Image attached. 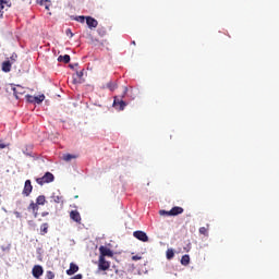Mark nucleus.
Masks as SVG:
<instances>
[{"label": "nucleus", "instance_id": "1", "mask_svg": "<svg viewBox=\"0 0 279 279\" xmlns=\"http://www.w3.org/2000/svg\"><path fill=\"white\" fill-rule=\"evenodd\" d=\"M128 95V87H124L122 95L114 96L113 98V108L116 110H125V106H128V102L123 100V98Z\"/></svg>", "mask_w": 279, "mask_h": 279}, {"label": "nucleus", "instance_id": "2", "mask_svg": "<svg viewBox=\"0 0 279 279\" xmlns=\"http://www.w3.org/2000/svg\"><path fill=\"white\" fill-rule=\"evenodd\" d=\"M56 180V177H53V173L51 172H46L44 177L37 178L36 182L39 184V186H44V184H49Z\"/></svg>", "mask_w": 279, "mask_h": 279}, {"label": "nucleus", "instance_id": "3", "mask_svg": "<svg viewBox=\"0 0 279 279\" xmlns=\"http://www.w3.org/2000/svg\"><path fill=\"white\" fill-rule=\"evenodd\" d=\"M32 191H34V186L32 185V181L26 180L25 183H24V189H23L22 195H24V197H29V195H32Z\"/></svg>", "mask_w": 279, "mask_h": 279}, {"label": "nucleus", "instance_id": "4", "mask_svg": "<svg viewBox=\"0 0 279 279\" xmlns=\"http://www.w3.org/2000/svg\"><path fill=\"white\" fill-rule=\"evenodd\" d=\"M98 269L100 271H108L110 269V262L106 260V257H99Z\"/></svg>", "mask_w": 279, "mask_h": 279}, {"label": "nucleus", "instance_id": "5", "mask_svg": "<svg viewBox=\"0 0 279 279\" xmlns=\"http://www.w3.org/2000/svg\"><path fill=\"white\" fill-rule=\"evenodd\" d=\"M133 236L143 243H147V241H149V236H147V233L144 231H135L133 232Z\"/></svg>", "mask_w": 279, "mask_h": 279}, {"label": "nucleus", "instance_id": "6", "mask_svg": "<svg viewBox=\"0 0 279 279\" xmlns=\"http://www.w3.org/2000/svg\"><path fill=\"white\" fill-rule=\"evenodd\" d=\"M99 258H106V256H108L109 258H112V256H114V254L112 253V250L108 248L107 246H100L99 247Z\"/></svg>", "mask_w": 279, "mask_h": 279}, {"label": "nucleus", "instance_id": "7", "mask_svg": "<svg viewBox=\"0 0 279 279\" xmlns=\"http://www.w3.org/2000/svg\"><path fill=\"white\" fill-rule=\"evenodd\" d=\"M86 24L89 29H95L97 28V25H99V22L93 16H86Z\"/></svg>", "mask_w": 279, "mask_h": 279}, {"label": "nucleus", "instance_id": "8", "mask_svg": "<svg viewBox=\"0 0 279 279\" xmlns=\"http://www.w3.org/2000/svg\"><path fill=\"white\" fill-rule=\"evenodd\" d=\"M182 213H184V208L175 206L169 210L168 217H178V215H182Z\"/></svg>", "mask_w": 279, "mask_h": 279}, {"label": "nucleus", "instance_id": "9", "mask_svg": "<svg viewBox=\"0 0 279 279\" xmlns=\"http://www.w3.org/2000/svg\"><path fill=\"white\" fill-rule=\"evenodd\" d=\"M12 8V2L10 0H0V19H3V9Z\"/></svg>", "mask_w": 279, "mask_h": 279}, {"label": "nucleus", "instance_id": "10", "mask_svg": "<svg viewBox=\"0 0 279 279\" xmlns=\"http://www.w3.org/2000/svg\"><path fill=\"white\" fill-rule=\"evenodd\" d=\"M12 90H13V95H15L16 99H20L21 95H25V88H23V86H21V85L13 87Z\"/></svg>", "mask_w": 279, "mask_h": 279}, {"label": "nucleus", "instance_id": "11", "mask_svg": "<svg viewBox=\"0 0 279 279\" xmlns=\"http://www.w3.org/2000/svg\"><path fill=\"white\" fill-rule=\"evenodd\" d=\"M77 271H80V266L75 263H70V268L66 270L68 276H74Z\"/></svg>", "mask_w": 279, "mask_h": 279}, {"label": "nucleus", "instance_id": "12", "mask_svg": "<svg viewBox=\"0 0 279 279\" xmlns=\"http://www.w3.org/2000/svg\"><path fill=\"white\" fill-rule=\"evenodd\" d=\"M32 274L34 278H40V276H43L44 274L43 266H39V265L34 266Z\"/></svg>", "mask_w": 279, "mask_h": 279}, {"label": "nucleus", "instance_id": "13", "mask_svg": "<svg viewBox=\"0 0 279 279\" xmlns=\"http://www.w3.org/2000/svg\"><path fill=\"white\" fill-rule=\"evenodd\" d=\"M70 218L72 219V221H75L76 223H81V221H82V216L80 215V211H77V210H72L70 213Z\"/></svg>", "mask_w": 279, "mask_h": 279}, {"label": "nucleus", "instance_id": "14", "mask_svg": "<svg viewBox=\"0 0 279 279\" xmlns=\"http://www.w3.org/2000/svg\"><path fill=\"white\" fill-rule=\"evenodd\" d=\"M64 197H62V195L57 194V193H52L51 195V202H54V204H62L64 201Z\"/></svg>", "mask_w": 279, "mask_h": 279}, {"label": "nucleus", "instance_id": "15", "mask_svg": "<svg viewBox=\"0 0 279 279\" xmlns=\"http://www.w3.org/2000/svg\"><path fill=\"white\" fill-rule=\"evenodd\" d=\"M2 71H3L4 73H10V71H12V62H10V61H4V62L2 63Z\"/></svg>", "mask_w": 279, "mask_h": 279}, {"label": "nucleus", "instance_id": "16", "mask_svg": "<svg viewBox=\"0 0 279 279\" xmlns=\"http://www.w3.org/2000/svg\"><path fill=\"white\" fill-rule=\"evenodd\" d=\"M58 62H64V64H69V62H71V56L69 54L59 56Z\"/></svg>", "mask_w": 279, "mask_h": 279}, {"label": "nucleus", "instance_id": "17", "mask_svg": "<svg viewBox=\"0 0 279 279\" xmlns=\"http://www.w3.org/2000/svg\"><path fill=\"white\" fill-rule=\"evenodd\" d=\"M75 158H77V155L64 154L62 156V160L65 162H71L72 160H75Z\"/></svg>", "mask_w": 279, "mask_h": 279}, {"label": "nucleus", "instance_id": "18", "mask_svg": "<svg viewBox=\"0 0 279 279\" xmlns=\"http://www.w3.org/2000/svg\"><path fill=\"white\" fill-rule=\"evenodd\" d=\"M47 202V198H45V195H39L36 198L37 206H45V203Z\"/></svg>", "mask_w": 279, "mask_h": 279}, {"label": "nucleus", "instance_id": "19", "mask_svg": "<svg viewBox=\"0 0 279 279\" xmlns=\"http://www.w3.org/2000/svg\"><path fill=\"white\" fill-rule=\"evenodd\" d=\"M47 232H49V225L48 223H43L40 226V234L43 236H45V234H47Z\"/></svg>", "mask_w": 279, "mask_h": 279}, {"label": "nucleus", "instance_id": "20", "mask_svg": "<svg viewBox=\"0 0 279 279\" xmlns=\"http://www.w3.org/2000/svg\"><path fill=\"white\" fill-rule=\"evenodd\" d=\"M208 228H210V225H207V227H201L198 229L199 234H203L204 236H208Z\"/></svg>", "mask_w": 279, "mask_h": 279}, {"label": "nucleus", "instance_id": "21", "mask_svg": "<svg viewBox=\"0 0 279 279\" xmlns=\"http://www.w3.org/2000/svg\"><path fill=\"white\" fill-rule=\"evenodd\" d=\"M189 263H191V256L189 255H183L182 258H181V265H189Z\"/></svg>", "mask_w": 279, "mask_h": 279}, {"label": "nucleus", "instance_id": "22", "mask_svg": "<svg viewBox=\"0 0 279 279\" xmlns=\"http://www.w3.org/2000/svg\"><path fill=\"white\" fill-rule=\"evenodd\" d=\"M118 87H119V86H118L117 83H114V82H109V83H107V88H109V90H111V93L114 92V90H117Z\"/></svg>", "mask_w": 279, "mask_h": 279}, {"label": "nucleus", "instance_id": "23", "mask_svg": "<svg viewBox=\"0 0 279 279\" xmlns=\"http://www.w3.org/2000/svg\"><path fill=\"white\" fill-rule=\"evenodd\" d=\"M166 256L168 260H171L173 256H175V253L173 252V248H168L166 252Z\"/></svg>", "mask_w": 279, "mask_h": 279}, {"label": "nucleus", "instance_id": "24", "mask_svg": "<svg viewBox=\"0 0 279 279\" xmlns=\"http://www.w3.org/2000/svg\"><path fill=\"white\" fill-rule=\"evenodd\" d=\"M45 101V94L35 96V104H43Z\"/></svg>", "mask_w": 279, "mask_h": 279}, {"label": "nucleus", "instance_id": "25", "mask_svg": "<svg viewBox=\"0 0 279 279\" xmlns=\"http://www.w3.org/2000/svg\"><path fill=\"white\" fill-rule=\"evenodd\" d=\"M28 209H29V210H33V213H36V210H38V205H37V203L32 202V203L29 204V206H28Z\"/></svg>", "mask_w": 279, "mask_h": 279}, {"label": "nucleus", "instance_id": "26", "mask_svg": "<svg viewBox=\"0 0 279 279\" xmlns=\"http://www.w3.org/2000/svg\"><path fill=\"white\" fill-rule=\"evenodd\" d=\"M74 20L77 21V23H85L86 16H84V15H78V16H76Z\"/></svg>", "mask_w": 279, "mask_h": 279}, {"label": "nucleus", "instance_id": "27", "mask_svg": "<svg viewBox=\"0 0 279 279\" xmlns=\"http://www.w3.org/2000/svg\"><path fill=\"white\" fill-rule=\"evenodd\" d=\"M26 101H28V104H35V96L26 95Z\"/></svg>", "mask_w": 279, "mask_h": 279}, {"label": "nucleus", "instance_id": "28", "mask_svg": "<svg viewBox=\"0 0 279 279\" xmlns=\"http://www.w3.org/2000/svg\"><path fill=\"white\" fill-rule=\"evenodd\" d=\"M46 278L47 279H53V278H56V274H53V271H47Z\"/></svg>", "mask_w": 279, "mask_h": 279}, {"label": "nucleus", "instance_id": "29", "mask_svg": "<svg viewBox=\"0 0 279 279\" xmlns=\"http://www.w3.org/2000/svg\"><path fill=\"white\" fill-rule=\"evenodd\" d=\"M45 10H49V8H51V1L50 0H45Z\"/></svg>", "mask_w": 279, "mask_h": 279}, {"label": "nucleus", "instance_id": "30", "mask_svg": "<svg viewBox=\"0 0 279 279\" xmlns=\"http://www.w3.org/2000/svg\"><path fill=\"white\" fill-rule=\"evenodd\" d=\"M97 32H98V34H99L100 36H106V34H107L106 28H104V27L98 28Z\"/></svg>", "mask_w": 279, "mask_h": 279}, {"label": "nucleus", "instance_id": "31", "mask_svg": "<svg viewBox=\"0 0 279 279\" xmlns=\"http://www.w3.org/2000/svg\"><path fill=\"white\" fill-rule=\"evenodd\" d=\"M66 36H70V38H73V32H71V28H68L65 31Z\"/></svg>", "mask_w": 279, "mask_h": 279}, {"label": "nucleus", "instance_id": "32", "mask_svg": "<svg viewBox=\"0 0 279 279\" xmlns=\"http://www.w3.org/2000/svg\"><path fill=\"white\" fill-rule=\"evenodd\" d=\"M16 58H19V56L16 53H13L11 57H10V60L12 63H14V61L16 60Z\"/></svg>", "mask_w": 279, "mask_h": 279}, {"label": "nucleus", "instance_id": "33", "mask_svg": "<svg viewBox=\"0 0 279 279\" xmlns=\"http://www.w3.org/2000/svg\"><path fill=\"white\" fill-rule=\"evenodd\" d=\"M76 75H77V77H80V78L84 77V70H83V71H80V72H76Z\"/></svg>", "mask_w": 279, "mask_h": 279}, {"label": "nucleus", "instance_id": "34", "mask_svg": "<svg viewBox=\"0 0 279 279\" xmlns=\"http://www.w3.org/2000/svg\"><path fill=\"white\" fill-rule=\"evenodd\" d=\"M82 278H83L82 274H77L74 277H71L70 279H82Z\"/></svg>", "mask_w": 279, "mask_h": 279}, {"label": "nucleus", "instance_id": "35", "mask_svg": "<svg viewBox=\"0 0 279 279\" xmlns=\"http://www.w3.org/2000/svg\"><path fill=\"white\" fill-rule=\"evenodd\" d=\"M159 215H167L169 217V211L162 209V210L159 211Z\"/></svg>", "mask_w": 279, "mask_h": 279}, {"label": "nucleus", "instance_id": "36", "mask_svg": "<svg viewBox=\"0 0 279 279\" xmlns=\"http://www.w3.org/2000/svg\"><path fill=\"white\" fill-rule=\"evenodd\" d=\"M132 260H141V256L134 255V256L132 257Z\"/></svg>", "mask_w": 279, "mask_h": 279}, {"label": "nucleus", "instance_id": "37", "mask_svg": "<svg viewBox=\"0 0 279 279\" xmlns=\"http://www.w3.org/2000/svg\"><path fill=\"white\" fill-rule=\"evenodd\" d=\"M37 3H38L39 5H45V0H37Z\"/></svg>", "mask_w": 279, "mask_h": 279}, {"label": "nucleus", "instance_id": "38", "mask_svg": "<svg viewBox=\"0 0 279 279\" xmlns=\"http://www.w3.org/2000/svg\"><path fill=\"white\" fill-rule=\"evenodd\" d=\"M92 43H93V45H95V46L99 45V40H97V39H93Z\"/></svg>", "mask_w": 279, "mask_h": 279}, {"label": "nucleus", "instance_id": "39", "mask_svg": "<svg viewBox=\"0 0 279 279\" xmlns=\"http://www.w3.org/2000/svg\"><path fill=\"white\" fill-rule=\"evenodd\" d=\"M0 149H5V144H0Z\"/></svg>", "mask_w": 279, "mask_h": 279}, {"label": "nucleus", "instance_id": "40", "mask_svg": "<svg viewBox=\"0 0 279 279\" xmlns=\"http://www.w3.org/2000/svg\"><path fill=\"white\" fill-rule=\"evenodd\" d=\"M190 251H191V244L187 245L186 252H190Z\"/></svg>", "mask_w": 279, "mask_h": 279}, {"label": "nucleus", "instance_id": "41", "mask_svg": "<svg viewBox=\"0 0 279 279\" xmlns=\"http://www.w3.org/2000/svg\"><path fill=\"white\" fill-rule=\"evenodd\" d=\"M41 215L43 217H46V215H49V213H43Z\"/></svg>", "mask_w": 279, "mask_h": 279}, {"label": "nucleus", "instance_id": "42", "mask_svg": "<svg viewBox=\"0 0 279 279\" xmlns=\"http://www.w3.org/2000/svg\"><path fill=\"white\" fill-rule=\"evenodd\" d=\"M132 45H136V41H132Z\"/></svg>", "mask_w": 279, "mask_h": 279}, {"label": "nucleus", "instance_id": "43", "mask_svg": "<svg viewBox=\"0 0 279 279\" xmlns=\"http://www.w3.org/2000/svg\"><path fill=\"white\" fill-rule=\"evenodd\" d=\"M77 197H78V196L76 195V196H75V199H77Z\"/></svg>", "mask_w": 279, "mask_h": 279}]
</instances>
